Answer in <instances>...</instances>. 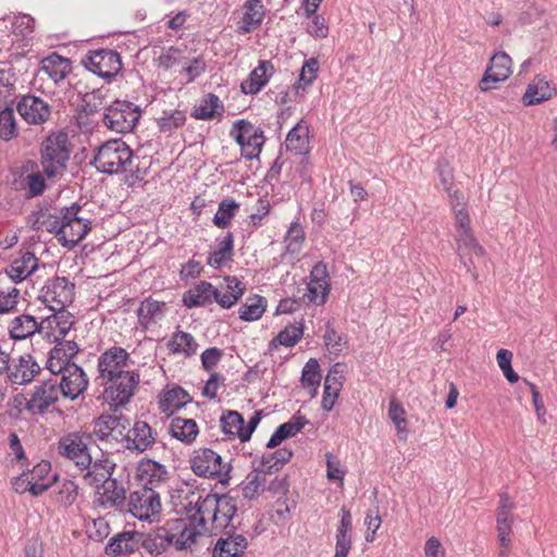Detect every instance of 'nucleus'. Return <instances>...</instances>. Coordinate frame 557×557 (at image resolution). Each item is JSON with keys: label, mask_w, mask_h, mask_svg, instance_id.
<instances>
[{"label": "nucleus", "mask_w": 557, "mask_h": 557, "mask_svg": "<svg viewBox=\"0 0 557 557\" xmlns=\"http://www.w3.org/2000/svg\"><path fill=\"white\" fill-rule=\"evenodd\" d=\"M511 59L506 52L495 53L480 81V89L488 91L495 88V84L506 81L511 73Z\"/></svg>", "instance_id": "21"}, {"label": "nucleus", "mask_w": 557, "mask_h": 557, "mask_svg": "<svg viewBox=\"0 0 557 557\" xmlns=\"http://www.w3.org/2000/svg\"><path fill=\"white\" fill-rule=\"evenodd\" d=\"M11 338L15 341L25 339L35 333L41 334L40 322L30 314H21L15 317L9 326Z\"/></svg>", "instance_id": "41"}, {"label": "nucleus", "mask_w": 557, "mask_h": 557, "mask_svg": "<svg viewBox=\"0 0 557 557\" xmlns=\"http://www.w3.org/2000/svg\"><path fill=\"white\" fill-rule=\"evenodd\" d=\"M81 212L82 207L74 202L51 216L47 230L55 235L63 247H75L91 230V221L81 215Z\"/></svg>", "instance_id": "1"}, {"label": "nucleus", "mask_w": 557, "mask_h": 557, "mask_svg": "<svg viewBox=\"0 0 557 557\" xmlns=\"http://www.w3.org/2000/svg\"><path fill=\"white\" fill-rule=\"evenodd\" d=\"M308 423L309 421L304 416L294 414L289 421L281 424L274 431L267 444V447L274 448L278 446L283 441L295 436Z\"/></svg>", "instance_id": "40"}, {"label": "nucleus", "mask_w": 557, "mask_h": 557, "mask_svg": "<svg viewBox=\"0 0 557 557\" xmlns=\"http://www.w3.org/2000/svg\"><path fill=\"white\" fill-rule=\"evenodd\" d=\"M44 175V172L38 171L26 176L27 195L29 197L39 196L45 191L47 185Z\"/></svg>", "instance_id": "63"}, {"label": "nucleus", "mask_w": 557, "mask_h": 557, "mask_svg": "<svg viewBox=\"0 0 557 557\" xmlns=\"http://www.w3.org/2000/svg\"><path fill=\"white\" fill-rule=\"evenodd\" d=\"M265 15V8L261 0H246L242 8L237 33L248 34L259 28Z\"/></svg>", "instance_id": "28"}, {"label": "nucleus", "mask_w": 557, "mask_h": 557, "mask_svg": "<svg viewBox=\"0 0 557 557\" xmlns=\"http://www.w3.org/2000/svg\"><path fill=\"white\" fill-rule=\"evenodd\" d=\"M37 268V257L30 251H25L11 262L7 268V274L12 281L18 283L33 274Z\"/></svg>", "instance_id": "37"}, {"label": "nucleus", "mask_w": 557, "mask_h": 557, "mask_svg": "<svg viewBox=\"0 0 557 557\" xmlns=\"http://www.w3.org/2000/svg\"><path fill=\"white\" fill-rule=\"evenodd\" d=\"M18 135L17 122L12 107L0 110V138L8 141Z\"/></svg>", "instance_id": "57"}, {"label": "nucleus", "mask_w": 557, "mask_h": 557, "mask_svg": "<svg viewBox=\"0 0 557 557\" xmlns=\"http://www.w3.org/2000/svg\"><path fill=\"white\" fill-rule=\"evenodd\" d=\"M77 488L74 481H63L59 486L57 502L64 507L71 506L76 500Z\"/></svg>", "instance_id": "62"}, {"label": "nucleus", "mask_w": 557, "mask_h": 557, "mask_svg": "<svg viewBox=\"0 0 557 557\" xmlns=\"http://www.w3.org/2000/svg\"><path fill=\"white\" fill-rule=\"evenodd\" d=\"M123 510L139 521H159L162 511L160 494L152 487L135 486L129 492Z\"/></svg>", "instance_id": "6"}, {"label": "nucleus", "mask_w": 557, "mask_h": 557, "mask_svg": "<svg viewBox=\"0 0 557 557\" xmlns=\"http://www.w3.org/2000/svg\"><path fill=\"white\" fill-rule=\"evenodd\" d=\"M339 515L341 521L335 535L336 544L334 557H347L352 546V518L350 511L345 507H342Z\"/></svg>", "instance_id": "32"}, {"label": "nucleus", "mask_w": 557, "mask_h": 557, "mask_svg": "<svg viewBox=\"0 0 557 557\" xmlns=\"http://www.w3.org/2000/svg\"><path fill=\"white\" fill-rule=\"evenodd\" d=\"M182 301L187 308L208 306L216 301V288L207 281H200L183 294Z\"/></svg>", "instance_id": "31"}, {"label": "nucleus", "mask_w": 557, "mask_h": 557, "mask_svg": "<svg viewBox=\"0 0 557 557\" xmlns=\"http://www.w3.org/2000/svg\"><path fill=\"white\" fill-rule=\"evenodd\" d=\"M129 354L122 347L113 346L98 358V379L101 383L128 372Z\"/></svg>", "instance_id": "15"}, {"label": "nucleus", "mask_w": 557, "mask_h": 557, "mask_svg": "<svg viewBox=\"0 0 557 557\" xmlns=\"http://www.w3.org/2000/svg\"><path fill=\"white\" fill-rule=\"evenodd\" d=\"M234 256V236L232 232L216 239L215 249L209 253L207 263L213 269H221L223 265L233 260Z\"/></svg>", "instance_id": "39"}, {"label": "nucleus", "mask_w": 557, "mask_h": 557, "mask_svg": "<svg viewBox=\"0 0 557 557\" xmlns=\"http://www.w3.org/2000/svg\"><path fill=\"white\" fill-rule=\"evenodd\" d=\"M51 311V315L40 321V326L41 334L54 343L65 338L74 324V315L65 309Z\"/></svg>", "instance_id": "20"}, {"label": "nucleus", "mask_w": 557, "mask_h": 557, "mask_svg": "<svg viewBox=\"0 0 557 557\" xmlns=\"http://www.w3.org/2000/svg\"><path fill=\"white\" fill-rule=\"evenodd\" d=\"M308 126L300 121L287 134L285 139L286 149L296 154L306 153L308 150Z\"/></svg>", "instance_id": "49"}, {"label": "nucleus", "mask_w": 557, "mask_h": 557, "mask_svg": "<svg viewBox=\"0 0 557 557\" xmlns=\"http://www.w3.org/2000/svg\"><path fill=\"white\" fill-rule=\"evenodd\" d=\"M139 382L140 375L135 370L122 373L112 380H107L101 383L104 387L103 399L111 407L119 408L125 406L134 396Z\"/></svg>", "instance_id": "9"}, {"label": "nucleus", "mask_w": 557, "mask_h": 557, "mask_svg": "<svg viewBox=\"0 0 557 557\" xmlns=\"http://www.w3.org/2000/svg\"><path fill=\"white\" fill-rule=\"evenodd\" d=\"M449 203L454 212L455 226L458 232L457 242L459 246L468 248L478 257H483L485 255V249L479 244L472 233L470 216L466 208L463 194L460 190H455L454 194H450Z\"/></svg>", "instance_id": "7"}, {"label": "nucleus", "mask_w": 557, "mask_h": 557, "mask_svg": "<svg viewBox=\"0 0 557 557\" xmlns=\"http://www.w3.org/2000/svg\"><path fill=\"white\" fill-rule=\"evenodd\" d=\"M191 471L200 478L216 480L227 484L231 480L232 466L211 448L199 447L190 456Z\"/></svg>", "instance_id": "5"}, {"label": "nucleus", "mask_w": 557, "mask_h": 557, "mask_svg": "<svg viewBox=\"0 0 557 557\" xmlns=\"http://www.w3.org/2000/svg\"><path fill=\"white\" fill-rule=\"evenodd\" d=\"M35 20L28 14H20L12 22V29L15 36L26 39L34 33Z\"/></svg>", "instance_id": "61"}, {"label": "nucleus", "mask_w": 557, "mask_h": 557, "mask_svg": "<svg viewBox=\"0 0 557 557\" xmlns=\"http://www.w3.org/2000/svg\"><path fill=\"white\" fill-rule=\"evenodd\" d=\"M141 116L139 107L127 100H115L106 107L103 124L112 132L126 134L134 129Z\"/></svg>", "instance_id": "8"}, {"label": "nucleus", "mask_w": 557, "mask_h": 557, "mask_svg": "<svg viewBox=\"0 0 557 557\" xmlns=\"http://www.w3.org/2000/svg\"><path fill=\"white\" fill-rule=\"evenodd\" d=\"M83 64L88 71L106 79L114 77L122 69L120 54L111 49L90 51L83 59Z\"/></svg>", "instance_id": "14"}, {"label": "nucleus", "mask_w": 557, "mask_h": 557, "mask_svg": "<svg viewBox=\"0 0 557 557\" xmlns=\"http://www.w3.org/2000/svg\"><path fill=\"white\" fill-rule=\"evenodd\" d=\"M274 74V66L269 60H261L249 76L243 81L240 88L246 95H257Z\"/></svg>", "instance_id": "30"}, {"label": "nucleus", "mask_w": 557, "mask_h": 557, "mask_svg": "<svg viewBox=\"0 0 557 557\" xmlns=\"http://www.w3.org/2000/svg\"><path fill=\"white\" fill-rule=\"evenodd\" d=\"M133 160V150L122 139H111L97 148L90 163L100 173L109 175L124 173Z\"/></svg>", "instance_id": "3"}, {"label": "nucleus", "mask_w": 557, "mask_h": 557, "mask_svg": "<svg viewBox=\"0 0 557 557\" xmlns=\"http://www.w3.org/2000/svg\"><path fill=\"white\" fill-rule=\"evenodd\" d=\"M71 156L69 136L64 132L50 134L42 143L40 150V165L48 178L63 176Z\"/></svg>", "instance_id": "2"}, {"label": "nucleus", "mask_w": 557, "mask_h": 557, "mask_svg": "<svg viewBox=\"0 0 557 557\" xmlns=\"http://www.w3.org/2000/svg\"><path fill=\"white\" fill-rule=\"evenodd\" d=\"M60 394L57 380L44 381L35 387L26 401V410L33 414H42L59 399Z\"/></svg>", "instance_id": "19"}, {"label": "nucleus", "mask_w": 557, "mask_h": 557, "mask_svg": "<svg viewBox=\"0 0 557 557\" xmlns=\"http://www.w3.org/2000/svg\"><path fill=\"white\" fill-rule=\"evenodd\" d=\"M181 65L183 66V72L187 76V83L194 82L201 74H203L207 69L202 57H195L193 59L184 57V61Z\"/></svg>", "instance_id": "60"}, {"label": "nucleus", "mask_w": 557, "mask_h": 557, "mask_svg": "<svg viewBox=\"0 0 557 557\" xmlns=\"http://www.w3.org/2000/svg\"><path fill=\"white\" fill-rule=\"evenodd\" d=\"M168 521L148 534L140 533V547L152 556H158L172 547L173 534Z\"/></svg>", "instance_id": "23"}, {"label": "nucleus", "mask_w": 557, "mask_h": 557, "mask_svg": "<svg viewBox=\"0 0 557 557\" xmlns=\"http://www.w3.org/2000/svg\"><path fill=\"white\" fill-rule=\"evenodd\" d=\"M16 111L27 124L32 125H40L47 122L51 115L50 104L34 95L21 97L16 102Z\"/></svg>", "instance_id": "18"}, {"label": "nucleus", "mask_w": 557, "mask_h": 557, "mask_svg": "<svg viewBox=\"0 0 557 557\" xmlns=\"http://www.w3.org/2000/svg\"><path fill=\"white\" fill-rule=\"evenodd\" d=\"M170 529L173 534L172 547L175 550H183L190 548L196 543L198 536L209 531V527L205 523L203 517H190L188 521L184 519L168 520Z\"/></svg>", "instance_id": "12"}, {"label": "nucleus", "mask_w": 557, "mask_h": 557, "mask_svg": "<svg viewBox=\"0 0 557 557\" xmlns=\"http://www.w3.org/2000/svg\"><path fill=\"white\" fill-rule=\"evenodd\" d=\"M173 498L176 499V506H180L181 510L193 513L190 517H200V507H202L205 497L198 487L188 482H183L174 491Z\"/></svg>", "instance_id": "25"}, {"label": "nucleus", "mask_w": 557, "mask_h": 557, "mask_svg": "<svg viewBox=\"0 0 557 557\" xmlns=\"http://www.w3.org/2000/svg\"><path fill=\"white\" fill-rule=\"evenodd\" d=\"M61 371H50L54 375H60L58 387L60 393L72 400L83 394L88 386V377L84 370L77 364L60 366Z\"/></svg>", "instance_id": "16"}, {"label": "nucleus", "mask_w": 557, "mask_h": 557, "mask_svg": "<svg viewBox=\"0 0 557 557\" xmlns=\"http://www.w3.org/2000/svg\"><path fill=\"white\" fill-rule=\"evenodd\" d=\"M186 122V114L181 110L163 111L162 115L157 119V124L162 133H173L182 127Z\"/></svg>", "instance_id": "58"}, {"label": "nucleus", "mask_w": 557, "mask_h": 557, "mask_svg": "<svg viewBox=\"0 0 557 557\" xmlns=\"http://www.w3.org/2000/svg\"><path fill=\"white\" fill-rule=\"evenodd\" d=\"M101 504L104 507H113L123 510L127 500L125 488L112 476L101 486Z\"/></svg>", "instance_id": "44"}, {"label": "nucleus", "mask_w": 557, "mask_h": 557, "mask_svg": "<svg viewBox=\"0 0 557 557\" xmlns=\"http://www.w3.org/2000/svg\"><path fill=\"white\" fill-rule=\"evenodd\" d=\"M41 71L55 84L63 81L71 71L70 60L52 53L41 61Z\"/></svg>", "instance_id": "43"}, {"label": "nucleus", "mask_w": 557, "mask_h": 557, "mask_svg": "<svg viewBox=\"0 0 557 557\" xmlns=\"http://www.w3.org/2000/svg\"><path fill=\"white\" fill-rule=\"evenodd\" d=\"M156 432L145 421H137L129 430L127 438V448L143 453L149 449L156 443Z\"/></svg>", "instance_id": "35"}, {"label": "nucleus", "mask_w": 557, "mask_h": 557, "mask_svg": "<svg viewBox=\"0 0 557 557\" xmlns=\"http://www.w3.org/2000/svg\"><path fill=\"white\" fill-rule=\"evenodd\" d=\"M140 532L122 531L109 540L104 553L111 557L129 555L140 548Z\"/></svg>", "instance_id": "24"}, {"label": "nucleus", "mask_w": 557, "mask_h": 557, "mask_svg": "<svg viewBox=\"0 0 557 557\" xmlns=\"http://www.w3.org/2000/svg\"><path fill=\"white\" fill-rule=\"evenodd\" d=\"M319 71V62L315 58H310L305 61L301 66L298 79L294 83V94L299 96H306L308 88L317 78Z\"/></svg>", "instance_id": "48"}, {"label": "nucleus", "mask_w": 557, "mask_h": 557, "mask_svg": "<svg viewBox=\"0 0 557 557\" xmlns=\"http://www.w3.org/2000/svg\"><path fill=\"white\" fill-rule=\"evenodd\" d=\"M330 289L331 284L326 264L324 262H318L310 272L304 300L307 304L322 306L326 301Z\"/></svg>", "instance_id": "17"}, {"label": "nucleus", "mask_w": 557, "mask_h": 557, "mask_svg": "<svg viewBox=\"0 0 557 557\" xmlns=\"http://www.w3.org/2000/svg\"><path fill=\"white\" fill-rule=\"evenodd\" d=\"M226 290L221 292L216 288V302L225 309L234 306L238 299L244 295L246 289L245 284L236 276H226Z\"/></svg>", "instance_id": "46"}, {"label": "nucleus", "mask_w": 557, "mask_h": 557, "mask_svg": "<svg viewBox=\"0 0 557 557\" xmlns=\"http://www.w3.org/2000/svg\"><path fill=\"white\" fill-rule=\"evenodd\" d=\"M20 290L12 287L8 292H0V314L13 311L18 302Z\"/></svg>", "instance_id": "64"}, {"label": "nucleus", "mask_w": 557, "mask_h": 557, "mask_svg": "<svg viewBox=\"0 0 557 557\" xmlns=\"http://www.w3.org/2000/svg\"><path fill=\"white\" fill-rule=\"evenodd\" d=\"M320 382L321 374L319 362L311 358L307 361L301 372L302 386L309 388L311 396L314 397L318 393Z\"/></svg>", "instance_id": "54"}, {"label": "nucleus", "mask_w": 557, "mask_h": 557, "mask_svg": "<svg viewBox=\"0 0 557 557\" xmlns=\"http://www.w3.org/2000/svg\"><path fill=\"white\" fill-rule=\"evenodd\" d=\"M168 469L164 465L152 459H143L136 468V486L152 487L157 491L168 480Z\"/></svg>", "instance_id": "22"}, {"label": "nucleus", "mask_w": 557, "mask_h": 557, "mask_svg": "<svg viewBox=\"0 0 557 557\" xmlns=\"http://www.w3.org/2000/svg\"><path fill=\"white\" fill-rule=\"evenodd\" d=\"M556 95V88L544 77L536 76L527 87L522 97L524 106H534L549 100Z\"/></svg>", "instance_id": "36"}, {"label": "nucleus", "mask_w": 557, "mask_h": 557, "mask_svg": "<svg viewBox=\"0 0 557 557\" xmlns=\"http://www.w3.org/2000/svg\"><path fill=\"white\" fill-rule=\"evenodd\" d=\"M239 209V203L232 198L223 199L218 207L214 214L213 223L220 228H225L231 224L232 219L236 215Z\"/></svg>", "instance_id": "56"}, {"label": "nucleus", "mask_w": 557, "mask_h": 557, "mask_svg": "<svg viewBox=\"0 0 557 557\" xmlns=\"http://www.w3.org/2000/svg\"><path fill=\"white\" fill-rule=\"evenodd\" d=\"M302 334L301 325H287L269 343V349L274 350L278 346L293 347L300 341Z\"/></svg>", "instance_id": "52"}, {"label": "nucleus", "mask_w": 557, "mask_h": 557, "mask_svg": "<svg viewBox=\"0 0 557 557\" xmlns=\"http://www.w3.org/2000/svg\"><path fill=\"white\" fill-rule=\"evenodd\" d=\"M267 308V300L259 295L250 296L238 309V317L243 321L251 322L259 320Z\"/></svg>", "instance_id": "50"}, {"label": "nucleus", "mask_w": 557, "mask_h": 557, "mask_svg": "<svg viewBox=\"0 0 557 557\" xmlns=\"http://www.w3.org/2000/svg\"><path fill=\"white\" fill-rule=\"evenodd\" d=\"M168 347L173 355L184 356L185 358L194 356L198 350L195 337L184 331L174 332L168 343Z\"/></svg>", "instance_id": "45"}, {"label": "nucleus", "mask_w": 557, "mask_h": 557, "mask_svg": "<svg viewBox=\"0 0 557 557\" xmlns=\"http://www.w3.org/2000/svg\"><path fill=\"white\" fill-rule=\"evenodd\" d=\"M237 509V500L230 494H207L202 507H200V517L205 518V523L209 527L208 533L213 534L226 530Z\"/></svg>", "instance_id": "4"}, {"label": "nucleus", "mask_w": 557, "mask_h": 557, "mask_svg": "<svg viewBox=\"0 0 557 557\" xmlns=\"http://www.w3.org/2000/svg\"><path fill=\"white\" fill-rule=\"evenodd\" d=\"M50 349L46 361V369L49 371H61L60 366L76 364L72 359L78 354L79 347L75 341H59Z\"/></svg>", "instance_id": "27"}, {"label": "nucleus", "mask_w": 557, "mask_h": 557, "mask_svg": "<svg viewBox=\"0 0 557 557\" xmlns=\"http://www.w3.org/2000/svg\"><path fill=\"white\" fill-rule=\"evenodd\" d=\"M169 434L186 445H191L199 434V428L194 419L175 417L170 421Z\"/></svg>", "instance_id": "38"}, {"label": "nucleus", "mask_w": 557, "mask_h": 557, "mask_svg": "<svg viewBox=\"0 0 557 557\" xmlns=\"http://www.w3.org/2000/svg\"><path fill=\"white\" fill-rule=\"evenodd\" d=\"M245 420L243 416L234 410H228L220 418L221 430L230 437H238L243 442Z\"/></svg>", "instance_id": "51"}, {"label": "nucleus", "mask_w": 557, "mask_h": 557, "mask_svg": "<svg viewBox=\"0 0 557 557\" xmlns=\"http://www.w3.org/2000/svg\"><path fill=\"white\" fill-rule=\"evenodd\" d=\"M114 468L115 465L108 458L95 461L90 458L87 467H79L78 469L84 472L83 479L86 484L99 488L112 476Z\"/></svg>", "instance_id": "29"}, {"label": "nucleus", "mask_w": 557, "mask_h": 557, "mask_svg": "<svg viewBox=\"0 0 557 557\" xmlns=\"http://www.w3.org/2000/svg\"><path fill=\"white\" fill-rule=\"evenodd\" d=\"M190 395L181 386H174L164 391L158 401L159 410L168 416L191 403Z\"/></svg>", "instance_id": "34"}, {"label": "nucleus", "mask_w": 557, "mask_h": 557, "mask_svg": "<svg viewBox=\"0 0 557 557\" xmlns=\"http://www.w3.org/2000/svg\"><path fill=\"white\" fill-rule=\"evenodd\" d=\"M225 535L215 543L212 557H240L247 548L246 537L231 531H226Z\"/></svg>", "instance_id": "33"}, {"label": "nucleus", "mask_w": 557, "mask_h": 557, "mask_svg": "<svg viewBox=\"0 0 557 557\" xmlns=\"http://www.w3.org/2000/svg\"><path fill=\"white\" fill-rule=\"evenodd\" d=\"M75 285L64 276L49 278L39 292L38 299L51 311L65 309L73 302Z\"/></svg>", "instance_id": "11"}, {"label": "nucleus", "mask_w": 557, "mask_h": 557, "mask_svg": "<svg viewBox=\"0 0 557 557\" xmlns=\"http://www.w3.org/2000/svg\"><path fill=\"white\" fill-rule=\"evenodd\" d=\"M231 135L240 146L244 158H258L264 144L263 131L260 127L246 120H238L233 124Z\"/></svg>", "instance_id": "13"}, {"label": "nucleus", "mask_w": 557, "mask_h": 557, "mask_svg": "<svg viewBox=\"0 0 557 557\" xmlns=\"http://www.w3.org/2000/svg\"><path fill=\"white\" fill-rule=\"evenodd\" d=\"M305 231L297 221L292 222L284 237L285 250L292 255L299 253L305 243Z\"/></svg>", "instance_id": "55"}, {"label": "nucleus", "mask_w": 557, "mask_h": 557, "mask_svg": "<svg viewBox=\"0 0 557 557\" xmlns=\"http://www.w3.org/2000/svg\"><path fill=\"white\" fill-rule=\"evenodd\" d=\"M222 111L223 106L220 98L216 95L209 92L196 107H194L191 116L196 120L208 121L214 119L216 114H221Z\"/></svg>", "instance_id": "47"}, {"label": "nucleus", "mask_w": 557, "mask_h": 557, "mask_svg": "<svg viewBox=\"0 0 557 557\" xmlns=\"http://www.w3.org/2000/svg\"><path fill=\"white\" fill-rule=\"evenodd\" d=\"M264 475L261 472H253L247 476V482L243 486V495L245 498L252 499L263 491Z\"/></svg>", "instance_id": "59"}, {"label": "nucleus", "mask_w": 557, "mask_h": 557, "mask_svg": "<svg viewBox=\"0 0 557 557\" xmlns=\"http://www.w3.org/2000/svg\"><path fill=\"white\" fill-rule=\"evenodd\" d=\"M168 311V305L152 297H147L140 301L136 310L139 326L147 331L159 323Z\"/></svg>", "instance_id": "26"}, {"label": "nucleus", "mask_w": 557, "mask_h": 557, "mask_svg": "<svg viewBox=\"0 0 557 557\" xmlns=\"http://www.w3.org/2000/svg\"><path fill=\"white\" fill-rule=\"evenodd\" d=\"M94 443L92 434L82 431L70 432L58 442V454L75 463L77 468L90 462L89 446Z\"/></svg>", "instance_id": "10"}, {"label": "nucleus", "mask_w": 557, "mask_h": 557, "mask_svg": "<svg viewBox=\"0 0 557 557\" xmlns=\"http://www.w3.org/2000/svg\"><path fill=\"white\" fill-rule=\"evenodd\" d=\"M123 421H126L123 417L101 416L95 421L92 434L101 441L108 440L115 429L125 428Z\"/></svg>", "instance_id": "53"}, {"label": "nucleus", "mask_w": 557, "mask_h": 557, "mask_svg": "<svg viewBox=\"0 0 557 557\" xmlns=\"http://www.w3.org/2000/svg\"><path fill=\"white\" fill-rule=\"evenodd\" d=\"M40 370L41 368L34 357L26 354L18 358L14 371L11 373V380L13 383L27 384L39 374Z\"/></svg>", "instance_id": "42"}]
</instances>
